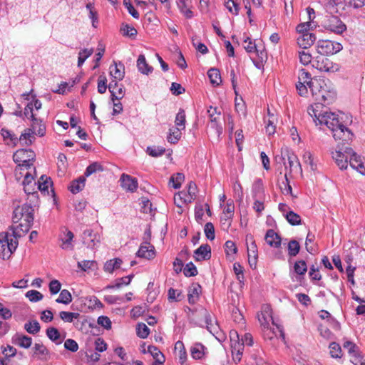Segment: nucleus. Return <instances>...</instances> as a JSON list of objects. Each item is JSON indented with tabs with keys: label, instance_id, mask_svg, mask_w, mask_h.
<instances>
[{
	"label": "nucleus",
	"instance_id": "0eeeda50",
	"mask_svg": "<svg viewBox=\"0 0 365 365\" xmlns=\"http://www.w3.org/2000/svg\"><path fill=\"white\" fill-rule=\"evenodd\" d=\"M257 317L261 326H262L264 329H268L269 322H272V324L276 327L279 337H281L282 340L285 339V334L284 332L283 327L281 324L276 323L272 317V310L269 305H262L260 313L257 314Z\"/></svg>",
	"mask_w": 365,
	"mask_h": 365
},
{
	"label": "nucleus",
	"instance_id": "4be33fe9",
	"mask_svg": "<svg viewBox=\"0 0 365 365\" xmlns=\"http://www.w3.org/2000/svg\"><path fill=\"white\" fill-rule=\"evenodd\" d=\"M121 187L128 191L134 192L138 188V180L127 174H122L120 178Z\"/></svg>",
	"mask_w": 365,
	"mask_h": 365
},
{
	"label": "nucleus",
	"instance_id": "bb28decb",
	"mask_svg": "<svg viewBox=\"0 0 365 365\" xmlns=\"http://www.w3.org/2000/svg\"><path fill=\"white\" fill-rule=\"evenodd\" d=\"M264 240L270 247L278 248L281 245L280 236L272 229H269L267 231Z\"/></svg>",
	"mask_w": 365,
	"mask_h": 365
},
{
	"label": "nucleus",
	"instance_id": "dca6fc26",
	"mask_svg": "<svg viewBox=\"0 0 365 365\" xmlns=\"http://www.w3.org/2000/svg\"><path fill=\"white\" fill-rule=\"evenodd\" d=\"M73 238V233L67 228H63L59 235V240L61 242V248L65 250H73L74 248Z\"/></svg>",
	"mask_w": 365,
	"mask_h": 365
},
{
	"label": "nucleus",
	"instance_id": "7c9ffc66",
	"mask_svg": "<svg viewBox=\"0 0 365 365\" xmlns=\"http://www.w3.org/2000/svg\"><path fill=\"white\" fill-rule=\"evenodd\" d=\"M206 349L201 343H195L190 348V355L194 359H201L204 357Z\"/></svg>",
	"mask_w": 365,
	"mask_h": 365
},
{
	"label": "nucleus",
	"instance_id": "c85d7f7f",
	"mask_svg": "<svg viewBox=\"0 0 365 365\" xmlns=\"http://www.w3.org/2000/svg\"><path fill=\"white\" fill-rule=\"evenodd\" d=\"M202 287L199 284H192L188 289L187 299L190 304H195L199 299Z\"/></svg>",
	"mask_w": 365,
	"mask_h": 365
},
{
	"label": "nucleus",
	"instance_id": "f8f14e48",
	"mask_svg": "<svg viewBox=\"0 0 365 365\" xmlns=\"http://www.w3.org/2000/svg\"><path fill=\"white\" fill-rule=\"evenodd\" d=\"M36 155L31 149H19L13 155V159L17 165H28L34 166Z\"/></svg>",
	"mask_w": 365,
	"mask_h": 365
},
{
	"label": "nucleus",
	"instance_id": "13d9d810",
	"mask_svg": "<svg viewBox=\"0 0 365 365\" xmlns=\"http://www.w3.org/2000/svg\"><path fill=\"white\" fill-rule=\"evenodd\" d=\"M16 344L23 348H29L31 345V338L24 335H16Z\"/></svg>",
	"mask_w": 365,
	"mask_h": 365
},
{
	"label": "nucleus",
	"instance_id": "2eb2a0df",
	"mask_svg": "<svg viewBox=\"0 0 365 365\" xmlns=\"http://www.w3.org/2000/svg\"><path fill=\"white\" fill-rule=\"evenodd\" d=\"M83 243L88 247L93 249L100 243L101 237L98 233L94 232L91 229H86L82 235Z\"/></svg>",
	"mask_w": 365,
	"mask_h": 365
},
{
	"label": "nucleus",
	"instance_id": "69168bd1",
	"mask_svg": "<svg viewBox=\"0 0 365 365\" xmlns=\"http://www.w3.org/2000/svg\"><path fill=\"white\" fill-rule=\"evenodd\" d=\"M350 361L354 365H365V355L361 354L359 350L350 356Z\"/></svg>",
	"mask_w": 365,
	"mask_h": 365
},
{
	"label": "nucleus",
	"instance_id": "7ed1b4c3",
	"mask_svg": "<svg viewBox=\"0 0 365 365\" xmlns=\"http://www.w3.org/2000/svg\"><path fill=\"white\" fill-rule=\"evenodd\" d=\"M311 93L317 108L332 103L336 98L333 84L326 78H314L311 83Z\"/></svg>",
	"mask_w": 365,
	"mask_h": 365
},
{
	"label": "nucleus",
	"instance_id": "a211bd4d",
	"mask_svg": "<svg viewBox=\"0 0 365 365\" xmlns=\"http://www.w3.org/2000/svg\"><path fill=\"white\" fill-rule=\"evenodd\" d=\"M235 205L232 200H228L224 207L222 215L220 216V222L225 225L227 222V227H230L234 215Z\"/></svg>",
	"mask_w": 365,
	"mask_h": 365
},
{
	"label": "nucleus",
	"instance_id": "6e6552de",
	"mask_svg": "<svg viewBox=\"0 0 365 365\" xmlns=\"http://www.w3.org/2000/svg\"><path fill=\"white\" fill-rule=\"evenodd\" d=\"M343 48L342 45L330 40H319L317 43V51L321 56L335 54Z\"/></svg>",
	"mask_w": 365,
	"mask_h": 365
},
{
	"label": "nucleus",
	"instance_id": "052dcab7",
	"mask_svg": "<svg viewBox=\"0 0 365 365\" xmlns=\"http://www.w3.org/2000/svg\"><path fill=\"white\" fill-rule=\"evenodd\" d=\"M93 49L84 48L79 51L78 57V67H81L86 60L92 55Z\"/></svg>",
	"mask_w": 365,
	"mask_h": 365
},
{
	"label": "nucleus",
	"instance_id": "4d7b16f0",
	"mask_svg": "<svg viewBox=\"0 0 365 365\" xmlns=\"http://www.w3.org/2000/svg\"><path fill=\"white\" fill-rule=\"evenodd\" d=\"M165 152V148L160 146H148L146 153L152 157H160Z\"/></svg>",
	"mask_w": 365,
	"mask_h": 365
},
{
	"label": "nucleus",
	"instance_id": "f704fd0d",
	"mask_svg": "<svg viewBox=\"0 0 365 365\" xmlns=\"http://www.w3.org/2000/svg\"><path fill=\"white\" fill-rule=\"evenodd\" d=\"M176 3L180 12L183 14L187 19H191L193 16L192 11L190 9V0H177Z\"/></svg>",
	"mask_w": 365,
	"mask_h": 365
},
{
	"label": "nucleus",
	"instance_id": "6e6d98bb",
	"mask_svg": "<svg viewBox=\"0 0 365 365\" xmlns=\"http://www.w3.org/2000/svg\"><path fill=\"white\" fill-rule=\"evenodd\" d=\"M120 31L124 36L131 38H135L138 34L137 30L133 26L128 24H123Z\"/></svg>",
	"mask_w": 365,
	"mask_h": 365
},
{
	"label": "nucleus",
	"instance_id": "4c0bfd02",
	"mask_svg": "<svg viewBox=\"0 0 365 365\" xmlns=\"http://www.w3.org/2000/svg\"><path fill=\"white\" fill-rule=\"evenodd\" d=\"M252 192L254 198L262 199L264 197V185L261 179H257L252 188Z\"/></svg>",
	"mask_w": 365,
	"mask_h": 365
},
{
	"label": "nucleus",
	"instance_id": "c03bdc74",
	"mask_svg": "<svg viewBox=\"0 0 365 365\" xmlns=\"http://www.w3.org/2000/svg\"><path fill=\"white\" fill-rule=\"evenodd\" d=\"M50 192L51 194L52 202L53 206H55L57 210H59L58 198L54 191L53 181L50 177H47V195H49Z\"/></svg>",
	"mask_w": 365,
	"mask_h": 365
},
{
	"label": "nucleus",
	"instance_id": "423d86ee",
	"mask_svg": "<svg viewBox=\"0 0 365 365\" xmlns=\"http://www.w3.org/2000/svg\"><path fill=\"white\" fill-rule=\"evenodd\" d=\"M21 236L16 235L14 232L11 235L6 232L0 233V257L8 259L16 250L18 246L17 237Z\"/></svg>",
	"mask_w": 365,
	"mask_h": 365
},
{
	"label": "nucleus",
	"instance_id": "680f3d73",
	"mask_svg": "<svg viewBox=\"0 0 365 365\" xmlns=\"http://www.w3.org/2000/svg\"><path fill=\"white\" fill-rule=\"evenodd\" d=\"M294 270L299 275H304L307 271V265L304 260H298L294 264Z\"/></svg>",
	"mask_w": 365,
	"mask_h": 365
},
{
	"label": "nucleus",
	"instance_id": "c756f323",
	"mask_svg": "<svg viewBox=\"0 0 365 365\" xmlns=\"http://www.w3.org/2000/svg\"><path fill=\"white\" fill-rule=\"evenodd\" d=\"M344 153L348 155V159L349 158V165L354 168L363 163L360 155H358L356 152L350 147H346Z\"/></svg>",
	"mask_w": 365,
	"mask_h": 365
},
{
	"label": "nucleus",
	"instance_id": "2f4dec72",
	"mask_svg": "<svg viewBox=\"0 0 365 365\" xmlns=\"http://www.w3.org/2000/svg\"><path fill=\"white\" fill-rule=\"evenodd\" d=\"M137 67L139 72L145 75H148L153 71V67L147 63L145 57L143 54L139 55L137 60Z\"/></svg>",
	"mask_w": 365,
	"mask_h": 365
},
{
	"label": "nucleus",
	"instance_id": "f03ea898",
	"mask_svg": "<svg viewBox=\"0 0 365 365\" xmlns=\"http://www.w3.org/2000/svg\"><path fill=\"white\" fill-rule=\"evenodd\" d=\"M34 200V202L30 201V203H24L21 206L15 208L13 212V222L18 224L13 226V232L18 236L25 234L30 230L34 221V207L38 202V200Z\"/></svg>",
	"mask_w": 365,
	"mask_h": 365
},
{
	"label": "nucleus",
	"instance_id": "393cba45",
	"mask_svg": "<svg viewBox=\"0 0 365 365\" xmlns=\"http://www.w3.org/2000/svg\"><path fill=\"white\" fill-rule=\"evenodd\" d=\"M109 70L110 76L113 78V80L121 81L124 78V65L121 62L113 61V63L110 66Z\"/></svg>",
	"mask_w": 365,
	"mask_h": 365
},
{
	"label": "nucleus",
	"instance_id": "de8ad7c7",
	"mask_svg": "<svg viewBox=\"0 0 365 365\" xmlns=\"http://www.w3.org/2000/svg\"><path fill=\"white\" fill-rule=\"evenodd\" d=\"M185 112L182 108H180L175 120V124L176 128L185 130Z\"/></svg>",
	"mask_w": 365,
	"mask_h": 365
},
{
	"label": "nucleus",
	"instance_id": "a18cd8bd",
	"mask_svg": "<svg viewBox=\"0 0 365 365\" xmlns=\"http://www.w3.org/2000/svg\"><path fill=\"white\" fill-rule=\"evenodd\" d=\"M175 349H179L178 357L180 364L185 365L187 361V352L183 343L180 341H178L175 343Z\"/></svg>",
	"mask_w": 365,
	"mask_h": 365
},
{
	"label": "nucleus",
	"instance_id": "e433bc0d",
	"mask_svg": "<svg viewBox=\"0 0 365 365\" xmlns=\"http://www.w3.org/2000/svg\"><path fill=\"white\" fill-rule=\"evenodd\" d=\"M47 337L56 344H61L64 340L65 336H61L56 328L50 327L47 329Z\"/></svg>",
	"mask_w": 365,
	"mask_h": 365
},
{
	"label": "nucleus",
	"instance_id": "f3484780",
	"mask_svg": "<svg viewBox=\"0 0 365 365\" xmlns=\"http://www.w3.org/2000/svg\"><path fill=\"white\" fill-rule=\"evenodd\" d=\"M207 113L210 120L211 128L215 129L217 136H220L222 133L223 130L222 125L218 122V118L221 114L220 111H218L217 107L210 106L207 110Z\"/></svg>",
	"mask_w": 365,
	"mask_h": 365
},
{
	"label": "nucleus",
	"instance_id": "f257e3e1",
	"mask_svg": "<svg viewBox=\"0 0 365 365\" xmlns=\"http://www.w3.org/2000/svg\"><path fill=\"white\" fill-rule=\"evenodd\" d=\"M318 118V125H324L331 132L333 138L336 140H342L346 143L352 140L353 133L343 124L338 114L324 111Z\"/></svg>",
	"mask_w": 365,
	"mask_h": 365
},
{
	"label": "nucleus",
	"instance_id": "72a5a7b5",
	"mask_svg": "<svg viewBox=\"0 0 365 365\" xmlns=\"http://www.w3.org/2000/svg\"><path fill=\"white\" fill-rule=\"evenodd\" d=\"M134 274H129L125 277L116 279L111 284L107 286V289H119L122 286H127L130 284Z\"/></svg>",
	"mask_w": 365,
	"mask_h": 365
},
{
	"label": "nucleus",
	"instance_id": "1a4fd4ad",
	"mask_svg": "<svg viewBox=\"0 0 365 365\" xmlns=\"http://www.w3.org/2000/svg\"><path fill=\"white\" fill-rule=\"evenodd\" d=\"M230 337L232 359L235 363H238L242 359L245 346L240 341L239 334L236 331H231Z\"/></svg>",
	"mask_w": 365,
	"mask_h": 365
},
{
	"label": "nucleus",
	"instance_id": "5701e85b",
	"mask_svg": "<svg viewBox=\"0 0 365 365\" xmlns=\"http://www.w3.org/2000/svg\"><path fill=\"white\" fill-rule=\"evenodd\" d=\"M194 257L196 261L207 260L211 257V248L207 244L200 245L194 252Z\"/></svg>",
	"mask_w": 365,
	"mask_h": 365
},
{
	"label": "nucleus",
	"instance_id": "49530a36",
	"mask_svg": "<svg viewBox=\"0 0 365 365\" xmlns=\"http://www.w3.org/2000/svg\"><path fill=\"white\" fill-rule=\"evenodd\" d=\"M1 135L8 145H16L18 143V138L8 130L2 129Z\"/></svg>",
	"mask_w": 365,
	"mask_h": 365
},
{
	"label": "nucleus",
	"instance_id": "6ab92c4d",
	"mask_svg": "<svg viewBox=\"0 0 365 365\" xmlns=\"http://www.w3.org/2000/svg\"><path fill=\"white\" fill-rule=\"evenodd\" d=\"M118 80H112L108 86L109 91L111 93V100L119 101L124 96L125 89L123 85H119Z\"/></svg>",
	"mask_w": 365,
	"mask_h": 365
},
{
	"label": "nucleus",
	"instance_id": "864d4df0",
	"mask_svg": "<svg viewBox=\"0 0 365 365\" xmlns=\"http://www.w3.org/2000/svg\"><path fill=\"white\" fill-rule=\"evenodd\" d=\"M72 301V297L70 292L67 289H63L61 291L58 297L56 299L57 303L68 304Z\"/></svg>",
	"mask_w": 365,
	"mask_h": 365
},
{
	"label": "nucleus",
	"instance_id": "5fc2aeb1",
	"mask_svg": "<svg viewBox=\"0 0 365 365\" xmlns=\"http://www.w3.org/2000/svg\"><path fill=\"white\" fill-rule=\"evenodd\" d=\"M185 180L184 174L178 173L173 175L170 179V184L175 189H179L181 186L182 182Z\"/></svg>",
	"mask_w": 365,
	"mask_h": 365
},
{
	"label": "nucleus",
	"instance_id": "ddd939ff",
	"mask_svg": "<svg viewBox=\"0 0 365 365\" xmlns=\"http://www.w3.org/2000/svg\"><path fill=\"white\" fill-rule=\"evenodd\" d=\"M324 28L336 34H341L346 26L336 16H331L325 22Z\"/></svg>",
	"mask_w": 365,
	"mask_h": 365
},
{
	"label": "nucleus",
	"instance_id": "aec40b11",
	"mask_svg": "<svg viewBox=\"0 0 365 365\" xmlns=\"http://www.w3.org/2000/svg\"><path fill=\"white\" fill-rule=\"evenodd\" d=\"M316 39L314 34L305 32V34H299L297 38V43L299 48L307 49L314 44Z\"/></svg>",
	"mask_w": 365,
	"mask_h": 365
},
{
	"label": "nucleus",
	"instance_id": "774afa93",
	"mask_svg": "<svg viewBox=\"0 0 365 365\" xmlns=\"http://www.w3.org/2000/svg\"><path fill=\"white\" fill-rule=\"evenodd\" d=\"M299 58L302 64L306 66L309 63H312L313 60L312 55L305 51H299Z\"/></svg>",
	"mask_w": 365,
	"mask_h": 365
},
{
	"label": "nucleus",
	"instance_id": "9b49d317",
	"mask_svg": "<svg viewBox=\"0 0 365 365\" xmlns=\"http://www.w3.org/2000/svg\"><path fill=\"white\" fill-rule=\"evenodd\" d=\"M312 66L320 71L336 72L339 71V64L334 63L325 56H317L312 62Z\"/></svg>",
	"mask_w": 365,
	"mask_h": 365
},
{
	"label": "nucleus",
	"instance_id": "473e14b6",
	"mask_svg": "<svg viewBox=\"0 0 365 365\" xmlns=\"http://www.w3.org/2000/svg\"><path fill=\"white\" fill-rule=\"evenodd\" d=\"M265 130L267 135H273L276 131V121L277 119L274 114H271L268 109V118H264Z\"/></svg>",
	"mask_w": 365,
	"mask_h": 365
},
{
	"label": "nucleus",
	"instance_id": "338daca9",
	"mask_svg": "<svg viewBox=\"0 0 365 365\" xmlns=\"http://www.w3.org/2000/svg\"><path fill=\"white\" fill-rule=\"evenodd\" d=\"M183 273L186 277H194L197 274V269L195 265L190 262L184 267Z\"/></svg>",
	"mask_w": 365,
	"mask_h": 365
},
{
	"label": "nucleus",
	"instance_id": "09e8293b",
	"mask_svg": "<svg viewBox=\"0 0 365 365\" xmlns=\"http://www.w3.org/2000/svg\"><path fill=\"white\" fill-rule=\"evenodd\" d=\"M288 255L289 257H293L297 256L300 250V245L295 240H291L287 245Z\"/></svg>",
	"mask_w": 365,
	"mask_h": 365
},
{
	"label": "nucleus",
	"instance_id": "bf43d9fd",
	"mask_svg": "<svg viewBox=\"0 0 365 365\" xmlns=\"http://www.w3.org/2000/svg\"><path fill=\"white\" fill-rule=\"evenodd\" d=\"M136 334L140 339H146L150 334V329L145 324L138 323L136 327Z\"/></svg>",
	"mask_w": 365,
	"mask_h": 365
},
{
	"label": "nucleus",
	"instance_id": "603ef678",
	"mask_svg": "<svg viewBox=\"0 0 365 365\" xmlns=\"http://www.w3.org/2000/svg\"><path fill=\"white\" fill-rule=\"evenodd\" d=\"M284 217L292 225H301V217L296 212L289 210L284 215Z\"/></svg>",
	"mask_w": 365,
	"mask_h": 365
},
{
	"label": "nucleus",
	"instance_id": "c9c22d12",
	"mask_svg": "<svg viewBox=\"0 0 365 365\" xmlns=\"http://www.w3.org/2000/svg\"><path fill=\"white\" fill-rule=\"evenodd\" d=\"M85 177L81 176L71 182L68 189L73 194H76L83 189V187H85Z\"/></svg>",
	"mask_w": 365,
	"mask_h": 365
},
{
	"label": "nucleus",
	"instance_id": "cd10ccee",
	"mask_svg": "<svg viewBox=\"0 0 365 365\" xmlns=\"http://www.w3.org/2000/svg\"><path fill=\"white\" fill-rule=\"evenodd\" d=\"M332 158L341 170H345L348 166V155L341 150L332 153Z\"/></svg>",
	"mask_w": 365,
	"mask_h": 365
},
{
	"label": "nucleus",
	"instance_id": "37998d69",
	"mask_svg": "<svg viewBox=\"0 0 365 365\" xmlns=\"http://www.w3.org/2000/svg\"><path fill=\"white\" fill-rule=\"evenodd\" d=\"M178 197L179 198L182 204H188L193 201L192 197L189 196L186 191L183 190L179 192L178 194L175 196L174 200L175 205L180 207H182V205L177 202Z\"/></svg>",
	"mask_w": 365,
	"mask_h": 365
},
{
	"label": "nucleus",
	"instance_id": "ea45409f",
	"mask_svg": "<svg viewBox=\"0 0 365 365\" xmlns=\"http://www.w3.org/2000/svg\"><path fill=\"white\" fill-rule=\"evenodd\" d=\"M182 129H180L179 128H172L169 130V133L167 136V140L169 143L175 144L178 142V140L181 138V130Z\"/></svg>",
	"mask_w": 365,
	"mask_h": 365
},
{
	"label": "nucleus",
	"instance_id": "79ce46f5",
	"mask_svg": "<svg viewBox=\"0 0 365 365\" xmlns=\"http://www.w3.org/2000/svg\"><path fill=\"white\" fill-rule=\"evenodd\" d=\"M123 261L120 258H115L110 260H108L104 264V270L106 272L112 273L114 269L120 267Z\"/></svg>",
	"mask_w": 365,
	"mask_h": 365
},
{
	"label": "nucleus",
	"instance_id": "39448f33",
	"mask_svg": "<svg viewBox=\"0 0 365 365\" xmlns=\"http://www.w3.org/2000/svg\"><path fill=\"white\" fill-rule=\"evenodd\" d=\"M29 93H23L21 98L23 101H28L25 106L24 113L21 110L16 111L14 114L18 116H24L28 119H31L32 121L31 127L34 130L36 131L39 136H43L46 133V125L43 122V120L38 118L37 113L34 112L33 101H29Z\"/></svg>",
	"mask_w": 365,
	"mask_h": 365
},
{
	"label": "nucleus",
	"instance_id": "8fccbe9b",
	"mask_svg": "<svg viewBox=\"0 0 365 365\" xmlns=\"http://www.w3.org/2000/svg\"><path fill=\"white\" fill-rule=\"evenodd\" d=\"M279 188L283 194L292 195V188L289 184L287 173L284 175L282 181L279 184Z\"/></svg>",
	"mask_w": 365,
	"mask_h": 365
},
{
	"label": "nucleus",
	"instance_id": "4468645a",
	"mask_svg": "<svg viewBox=\"0 0 365 365\" xmlns=\"http://www.w3.org/2000/svg\"><path fill=\"white\" fill-rule=\"evenodd\" d=\"M284 153L287 155L288 161V165L286 163L284 167L286 170H289V174L290 175L293 172L302 173V168L298 157L290 150Z\"/></svg>",
	"mask_w": 365,
	"mask_h": 365
},
{
	"label": "nucleus",
	"instance_id": "58836bf2",
	"mask_svg": "<svg viewBox=\"0 0 365 365\" xmlns=\"http://www.w3.org/2000/svg\"><path fill=\"white\" fill-rule=\"evenodd\" d=\"M207 76L210 80V83L213 86H219L221 82V76L220 71L217 68H211L207 71Z\"/></svg>",
	"mask_w": 365,
	"mask_h": 365
},
{
	"label": "nucleus",
	"instance_id": "20e7f679",
	"mask_svg": "<svg viewBox=\"0 0 365 365\" xmlns=\"http://www.w3.org/2000/svg\"><path fill=\"white\" fill-rule=\"evenodd\" d=\"M36 175V168L34 166L28 165H16L14 170V176L16 180H22V185L24 192L29 195V201L34 202V198L37 200L38 192L35 190L36 182L34 181V175Z\"/></svg>",
	"mask_w": 365,
	"mask_h": 365
},
{
	"label": "nucleus",
	"instance_id": "a19ab883",
	"mask_svg": "<svg viewBox=\"0 0 365 365\" xmlns=\"http://www.w3.org/2000/svg\"><path fill=\"white\" fill-rule=\"evenodd\" d=\"M59 317L64 322L68 323L74 322V320L81 317V314L78 312H70L61 311L59 313Z\"/></svg>",
	"mask_w": 365,
	"mask_h": 365
},
{
	"label": "nucleus",
	"instance_id": "e2e57ef3",
	"mask_svg": "<svg viewBox=\"0 0 365 365\" xmlns=\"http://www.w3.org/2000/svg\"><path fill=\"white\" fill-rule=\"evenodd\" d=\"M330 355L332 358L339 359L342 356L341 348L340 345L336 342H331L329 344Z\"/></svg>",
	"mask_w": 365,
	"mask_h": 365
},
{
	"label": "nucleus",
	"instance_id": "0e129e2a",
	"mask_svg": "<svg viewBox=\"0 0 365 365\" xmlns=\"http://www.w3.org/2000/svg\"><path fill=\"white\" fill-rule=\"evenodd\" d=\"M321 107H317V103L314 104V106L313 105H311L310 106L308 107L307 108V112L309 113V115L313 118V120L315 122L316 125H318V123H319V118L318 116H319L320 115L322 114V113H318V110Z\"/></svg>",
	"mask_w": 365,
	"mask_h": 365
},
{
	"label": "nucleus",
	"instance_id": "3c124183",
	"mask_svg": "<svg viewBox=\"0 0 365 365\" xmlns=\"http://www.w3.org/2000/svg\"><path fill=\"white\" fill-rule=\"evenodd\" d=\"M103 165L98 163V162H94L91 164H90L86 169L85 172H84V175L86 177H88L90 175H91L93 173H96L97 172H101V171H103Z\"/></svg>",
	"mask_w": 365,
	"mask_h": 365
},
{
	"label": "nucleus",
	"instance_id": "9d476101",
	"mask_svg": "<svg viewBox=\"0 0 365 365\" xmlns=\"http://www.w3.org/2000/svg\"><path fill=\"white\" fill-rule=\"evenodd\" d=\"M314 78H311V74L305 69L302 68L299 71L298 81L296 83V88L298 93L301 96H306L308 93V88L311 91V83Z\"/></svg>",
	"mask_w": 365,
	"mask_h": 365
},
{
	"label": "nucleus",
	"instance_id": "412c9836",
	"mask_svg": "<svg viewBox=\"0 0 365 365\" xmlns=\"http://www.w3.org/2000/svg\"><path fill=\"white\" fill-rule=\"evenodd\" d=\"M137 256L148 259L154 258L155 256V250L154 246L151 245L147 240H145L140 245L139 250L137 252Z\"/></svg>",
	"mask_w": 365,
	"mask_h": 365
},
{
	"label": "nucleus",
	"instance_id": "a878e982",
	"mask_svg": "<svg viewBox=\"0 0 365 365\" xmlns=\"http://www.w3.org/2000/svg\"><path fill=\"white\" fill-rule=\"evenodd\" d=\"M35 134L38 135L36 131L34 130L32 127L31 128H28L18 138V143L22 146H28L31 145L34 140Z\"/></svg>",
	"mask_w": 365,
	"mask_h": 365
},
{
	"label": "nucleus",
	"instance_id": "b1692460",
	"mask_svg": "<svg viewBox=\"0 0 365 365\" xmlns=\"http://www.w3.org/2000/svg\"><path fill=\"white\" fill-rule=\"evenodd\" d=\"M247 241L250 240V245L247 246V252L249 257V262L250 265H252V262L255 264L257 259L258 251L257 247L255 241L254 240V237L252 235H247L246 237Z\"/></svg>",
	"mask_w": 365,
	"mask_h": 365
}]
</instances>
